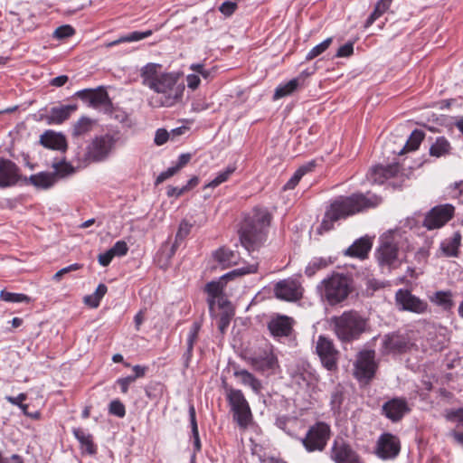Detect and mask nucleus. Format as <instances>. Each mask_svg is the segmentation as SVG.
Returning <instances> with one entry per match:
<instances>
[{
    "instance_id": "41",
    "label": "nucleus",
    "mask_w": 463,
    "mask_h": 463,
    "mask_svg": "<svg viewBox=\"0 0 463 463\" xmlns=\"http://www.w3.org/2000/svg\"><path fill=\"white\" fill-rule=\"evenodd\" d=\"M52 168L54 169L55 178L57 176L65 177L74 173V167L65 160L56 161L52 164Z\"/></svg>"
},
{
    "instance_id": "55",
    "label": "nucleus",
    "mask_w": 463,
    "mask_h": 463,
    "mask_svg": "<svg viewBox=\"0 0 463 463\" xmlns=\"http://www.w3.org/2000/svg\"><path fill=\"white\" fill-rule=\"evenodd\" d=\"M81 268V265L80 264H78V263H74V264H71L70 266H67L60 270H58L52 277V279L56 281H59L61 280V279L62 278L63 275L71 272V271H75V270H78Z\"/></svg>"
},
{
    "instance_id": "13",
    "label": "nucleus",
    "mask_w": 463,
    "mask_h": 463,
    "mask_svg": "<svg viewBox=\"0 0 463 463\" xmlns=\"http://www.w3.org/2000/svg\"><path fill=\"white\" fill-rule=\"evenodd\" d=\"M454 213L455 207L450 203L435 206L426 214L423 226L428 230L441 228L452 219Z\"/></svg>"
},
{
    "instance_id": "58",
    "label": "nucleus",
    "mask_w": 463,
    "mask_h": 463,
    "mask_svg": "<svg viewBox=\"0 0 463 463\" xmlns=\"http://www.w3.org/2000/svg\"><path fill=\"white\" fill-rule=\"evenodd\" d=\"M385 12L382 10V8L378 5H376L373 12L367 18L364 26L366 28L371 26L375 22V20H377Z\"/></svg>"
},
{
    "instance_id": "15",
    "label": "nucleus",
    "mask_w": 463,
    "mask_h": 463,
    "mask_svg": "<svg viewBox=\"0 0 463 463\" xmlns=\"http://www.w3.org/2000/svg\"><path fill=\"white\" fill-rule=\"evenodd\" d=\"M274 294L279 299L294 302L302 298L303 288L297 279L288 278L276 283Z\"/></svg>"
},
{
    "instance_id": "33",
    "label": "nucleus",
    "mask_w": 463,
    "mask_h": 463,
    "mask_svg": "<svg viewBox=\"0 0 463 463\" xmlns=\"http://www.w3.org/2000/svg\"><path fill=\"white\" fill-rule=\"evenodd\" d=\"M299 86V79L295 78L285 84H281L275 90L273 99H279L292 94Z\"/></svg>"
},
{
    "instance_id": "27",
    "label": "nucleus",
    "mask_w": 463,
    "mask_h": 463,
    "mask_svg": "<svg viewBox=\"0 0 463 463\" xmlns=\"http://www.w3.org/2000/svg\"><path fill=\"white\" fill-rule=\"evenodd\" d=\"M30 183L37 188L48 189L52 187L55 182V174L41 172L29 177Z\"/></svg>"
},
{
    "instance_id": "6",
    "label": "nucleus",
    "mask_w": 463,
    "mask_h": 463,
    "mask_svg": "<svg viewBox=\"0 0 463 463\" xmlns=\"http://www.w3.org/2000/svg\"><path fill=\"white\" fill-rule=\"evenodd\" d=\"M226 398L233 412V420L241 429L250 424L252 415L250 405L241 390L226 388Z\"/></svg>"
},
{
    "instance_id": "56",
    "label": "nucleus",
    "mask_w": 463,
    "mask_h": 463,
    "mask_svg": "<svg viewBox=\"0 0 463 463\" xmlns=\"http://www.w3.org/2000/svg\"><path fill=\"white\" fill-rule=\"evenodd\" d=\"M237 9V4L231 1H226L221 5L219 10L225 16H231Z\"/></svg>"
},
{
    "instance_id": "43",
    "label": "nucleus",
    "mask_w": 463,
    "mask_h": 463,
    "mask_svg": "<svg viewBox=\"0 0 463 463\" xmlns=\"http://www.w3.org/2000/svg\"><path fill=\"white\" fill-rule=\"evenodd\" d=\"M200 325L198 323H194L187 337V350L185 353L187 360L192 356L194 345L197 340Z\"/></svg>"
},
{
    "instance_id": "29",
    "label": "nucleus",
    "mask_w": 463,
    "mask_h": 463,
    "mask_svg": "<svg viewBox=\"0 0 463 463\" xmlns=\"http://www.w3.org/2000/svg\"><path fill=\"white\" fill-rule=\"evenodd\" d=\"M430 301L444 310H450L454 306L451 291H437L430 298Z\"/></svg>"
},
{
    "instance_id": "49",
    "label": "nucleus",
    "mask_w": 463,
    "mask_h": 463,
    "mask_svg": "<svg viewBox=\"0 0 463 463\" xmlns=\"http://www.w3.org/2000/svg\"><path fill=\"white\" fill-rule=\"evenodd\" d=\"M327 261L324 259H314L306 267L305 273L307 277H312L318 269L326 268Z\"/></svg>"
},
{
    "instance_id": "61",
    "label": "nucleus",
    "mask_w": 463,
    "mask_h": 463,
    "mask_svg": "<svg viewBox=\"0 0 463 463\" xmlns=\"http://www.w3.org/2000/svg\"><path fill=\"white\" fill-rule=\"evenodd\" d=\"M218 307V308L222 311H225L228 308H232L230 301L223 296L222 294L219 295L215 298V307Z\"/></svg>"
},
{
    "instance_id": "44",
    "label": "nucleus",
    "mask_w": 463,
    "mask_h": 463,
    "mask_svg": "<svg viewBox=\"0 0 463 463\" xmlns=\"http://www.w3.org/2000/svg\"><path fill=\"white\" fill-rule=\"evenodd\" d=\"M0 298L2 300L6 302L13 303H20V302H30L31 298L24 294L22 293H12L5 290H2L0 293Z\"/></svg>"
},
{
    "instance_id": "57",
    "label": "nucleus",
    "mask_w": 463,
    "mask_h": 463,
    "mask_svg": "<svg viewBox=\"0 0 463 463\" xmlns=\"http://www.w3.org/2000/svg\"><path fill=\"white\" fill-rule=\"evenodd\" d=\"M354 52V44L352 43H346L342 45L335 54L336 57H349Z\"/></svg>"
},
{
    "instance_id": "20",
    "label": "nucleus",
    "mask_w": 463,
    "mask_h": 463,
    "mask_svg": "<svg viewBox=\"0 0 463 463\" xmlns=\"http://www.w3.org/2000/svg\"><path fill=\"white\" fill-rule=\"evenodd\" d=\"M19 169L8 159L0 158V187L15 184L19 180Z\"/></svg>"
},
{
    "instance_id": "25",
    "label": "nucleus",
    "mask_w": 463,
    "mask_h": 463,
    "mask_svg": "<svg viewBox=\"0 0 463 463\" xmlns=\"http://www.w3.org/2000/svg\"><path fill=\"white\" fill-rule=\"evenodd\" d=\"M383 345L389 352L402 353L407 350L409 342L402 335H391L385 336Z\"/></svg>"
},
{
    "instance_id": "32",
    "label": "nucleus",
    "mask_w": 463,
    "mask_h": 463,
    "mask_svg": "<svg viewBox=\"0 0 463 463\" xmlns=\"http://www.w3.org/2000/svg\"><path fill=\"white\" fill-rule=\"evenodd\" d=\"M461 235L458 232H455L449 240L441 243V250L446 256H457L458 249L460 245Z\"/></svg>"
},
{
    "instance_id": "47",
    "label": "nucleus",
    "mask_w": 463,
    "mask_h": 463,
    "mask_svg": "<svg viewBox=\"0 0 463 463\" xmlns=\"http://www.w3.org/2000/svg\"><path fill=\"white\" fill-rule=\"evenodd\" d=\"M444 417L448 421L456 422L458 427H463V408L448 409Z\"/></svg>"
},
{
    "instance_id": "59",
    "label": "nucleus",
    "mask_w": 463,
    "mask_h": 463,
    "mask_svg": "<svg viewBox=\"0 0 463 463\" xmlns=\"http://www.w3.org/2000/svg\"><path fill=\"white\" fill-rule=\"evenodd\" d=\"M177 172L178 170L175 168V166L169 167L166 171H164L159 174V175L156 177V184L163 183L166 179L175 175Z\"/></svg>"
},
{
    "instance_id": "10",
    "label": "nucleus",
    "mask_w": 463,
    "mask_h": 463,
    "mask_svg": "<svg viewBox=\"0 0 463 463\" xmlns=\"http://www.w3.org/2000/svg\"><path fill=\"white\" fill-rule=\"evenodd\" d=\"M377 364L373 350H364L357 354L354 363V376L360 382L368 383L375 375Z\"/></svg>"
},
{
    "instance_id": "5",
    "label": "nucleus",
    "mask_w": 463,
    "mask_h": 463,
    "mask_svg": "<svg viewBox=\"0 0 463 463\" xmlns=\"http://www.w3.org/2000/svg\"><path fill=\"white\" fill-rule=\"evenodd\" d=\"M321 299L330 306H335L345 301L351 292V280L347 276L340 273H333L324 279L317 287Z\"/></svg>"
},
{
    "instance_id": "4",
    "label": "nucleus",
    "mask_w": 463,
    "mask_h": 463,
    "mask_svg": "<svg viewBox=\"0 0 463 463\" xmlns=\"http://www.w3.org/2000/svg\"><path fill=\"white\" fill-rule=\"evenodd\" d=\"M330 324L336 337L342 343H351L359 339L365 331L367 321L357 311H345L340 316L332 317Z\"/></svg>"
},
{
    "instance_id": "42",
    "label": "nucleus",
    "mask_w": 463,
    "mask_h": 463,
    "mask_svg": "<svg viewBox=\"0 0 463 463\" xmlns=\"http://www.w3.org/2000/svg\"><path fill=\"white\" fill-rule=\"evenodd\" d=\"M234 315L232 308H228L225 311H222L219 314L215 312L213 317L219 316L218 328L222 334H224L228 328L230 322Z\"/></svg>"
},
{
    "instance_id": "14",
    "label": "nucleus",
    "mask_w": 463,
    "mask_h": 463,
    "mask_svg": "<svg viewBox=\"0 0 463 463\" xmlns=\"http://www.w3.org/2000/svg\"><path fill=\"white\" fill-rule=\"evenodd\" d=\"M330 458L335 463H364L360 456L343 439L334 440Z\"/></svg>"
},
{
    "instance_id": "53",
    "label": "nucleus",
    "mask_w": 463,
    "mask_h": 463,
    "mask_svg": "<svg viewBox=\"0 0 463 463\" xmlns=\"http://www.w3.org/2000/svg\"><path fill=\"white\" fill-rule=\"evenodd\" d=\"M27 398L25 393H20L18 396H6L5 400L13 405L18 406L21 410H26L27 404L23 403Z\"/></svg>"
},
{
    "instance_id": "52",
    "label": "nucleus",
    "mask_w": 463,
    "mask_h": 463,
    "mask_svg": "<svg viewBox=\"0 0 463 463\" xmlns=\"http://www.w3.org/2000/svg\"><path fill=\"white\" fill-rule=\"evenodd\" d=\"M448 195L451 198L463 197V181L455 182L447 188Z\"/></svg>"
},
{
    "instance_id": "23",
    "label": "nucleus",
    "mask_w": 463,
    "mask_h": 463,
    "mask_svg": "<svg viewBox=\"0 0 463 463\" xmlns=\"http://www.w3.org/2000/svg\"><path fill=\"white\" fill-rule=\"evenodd\" d=\"M372 248V241L369 238L363 237L356 240L345 250V255L350 257H356L359 259H365Z\"/></svg>"
},
{
    "instance_id": "24",
    "label": "nucleus",
    "mask_w": 463,
    "mask_h": 463,
    "mask_svg": "<svg viewBox=\"0 0 463 463\" xmlns=\"http://www.w3.org/2000/svg\"><path fill=\"white\" fill-rule=\"evenodd\" d=\"M77 109L76 105H65L52 108L47 116L49 124H61L68 119L72 112Z\"/></svg>"
},
{
    "instance_id": "60",
    "label": "nucleus",
    "mask_w": 463,
    "mask_h": 463,
    "mask_svg": "<svg viewBox=\"0 0 463 463\" xmlns=\"http://www.w3.org/2000/svg\"><path fill=\"white\" fill-rule=\"evenodd\" d=\"M135 381L136 377L127 376L118 379L117 383L120 386L121 392L123 393H127L128 391V386Z\"/></svg>"
},
{
    "instance_id": "16",
    "label": "nucleus",
    "mask_w": 463,
    "mask_h": 463,
    "mask_svg": "<svg viewBox=\"0 0 463 463\" xmlns=\"http://www.w3.org/2000/svg\"><path fill=\"white\" fill-rule=\"evenodd\" d=\"M395 299L397 305L401 306L402 310L422 314L426 312L428 308V303L426 301L412 295L411 291L407 289H399L396 292Z\"/></svg>"
},
{
    "instance_id": "50",
    "label": "nucleus",
    "mask_w": 463,
    "mask_h": 463,
    "mask_svg": "<svg viewBox=\"0 0 463 463\" xmlns=\"http://www.w3.org/2000/svg\"><path fill=\"white\" fill-rule=\"evenodd\" d=\"M75 33V30L69 24L59 26L55 29L53 36L57 39H65L72 36Z\"/></svg>"
},
{
    "instance_id": "19",
    "label": "nucleus",
    "mask_w": 463,
    "mask_h": 463,
    "mask_svg": "<svg viewBox=\"0 0 463 463\" xmlns=\"http://www.w3.org/2000/svg\"><path fill=\"white\" fill-rule=\"evenodd\" d=\"M383 414L392 421L400 420L410 408L404 398H393L383 405Z\"/></svg>"
},
{
    "instance_id": "35",
    "label": "nucleus",
    "mask_w": 463,
    "mask_h": 463,
    "mask_svg": "<svg viewBox=\"0 0 463 463\" xmlns=\"http://www.w3.org/2000/svg\"><path fill=\"white\" fill-rule=\"evenodd\" d=\"M277 358L272 354H268L263 357L255 358L253 365L256 369L262 372L272 371L277 366Z\"/></svg>"
},
{
    "instance_id": "22",
    "label": "nucleus",
    "mask_w": 463,
    "mask_h": 463,
    "mask_svg": "<svg viewBox=\"0 0 463 463\" xmlns=\"http://www.w3.org/2000/svg\"><path fill=\"white\" fill-rule=\"evenodd\" d=\"M40 143L47 148L66 151L67 141L65 137L61 133H56L52 130H47L40 137Z\"/></svg>"
},
{
    "instance_id": "30",
    "label": "nucleus",
    "mask_w": 463,
    "mask_h": 463,
    "mask_svg": "<svg viewBox=\"0 0 463 463\" xmlns=\"http://www.w3.org/2000/svg\"><path fill=\"white\" fill-rule=\"evenodd\" d=\"M234 375L241 380L242 384L250 386L255 392H259L261 389L260 382L247 370L235 371Z\"/></svg>"
},
{
    "instance_id": "62",
    "label": "nucleus",
    "mask_w": 463,
    "mask_h": 463,
    "mask_svg": "<svg viewBox=\"0 0 463 463\" xmlns=\"http://www.w3.org/2000/svg\"><path fill=\"white\" fill-rule=\"evenodd\" d=\"M169 135L165 129H157L155 136V143L158 146L165 144L168 140Z\"/></svg>"
},
{
    "instance_id": "45",
    "label": "nucleus",
    "mask_w": 463,
    "mask_h": 463,
    "mask_svg": "<svg viewBox=\"0 0 463 463\" xmlns=\"http://www.w3.org/2000/svg\"><path fill=\"white\" fill-rule=\"evenodd\" d=\"M192 224H190L187 221L183 220L180 222L178 231L175 235V241L173 244L172 250L175 251V248H177L179 241H182L191 232Z\"/></svg>"
},
{
    "instance_id": "38",
    "label": "nucleus",
    "mask_w": 463,
    "mask_h": 463,
    "mask_svg": "<svg viewBox=\"0 0 463 463\" xmlns=\"http://www.w3.org/2000/svg\"><path fill=\"white\" fill-rule=\"evenodd\" d=\"M392 175V168L375 166L372 168L368 179L373 183L383 184L384 180L389 178Z\"/></svg>"
},
{
    "instance_id": "63",
    "label": "nucleus",
    "mask_w": 463,
    "mask_h": 463,
    "mask_svg": "<svg viewBox=\"0 0 463 463\" xmlns=\"http://www.w3.org/2000/svg\"><path fill=\"white\" fill-rule=\"evenodd\" d=\"M343 401V392L340 388H335V390L331 394V404L334 408L340 407Z\"/></svg>"
},
{
    "instance_id": "11",
    "label": "nucleus",
    "mask_w": 463,
    "mask_h": 463,
    "mask_svg": "<svg viewBox=\"0 0 463 463\" xmlns=\"http://www.w3.org/2000/svg\"><path fill=\"white\" fill-rule=\"evenodd\" d=\"M398 254V247L393 239L386 237L381 240L376 250V260L380 267L388 269L397 268L401 263Z\"/></svg>"
},
{
    "instance_id": "21",
    "label": "nucleus",
    "mask_w": 463,
    "mask_h": 463,
    "mask_svg": "<svg viewBox=\"0 0 463 463\" xmlns=\"http://www.w3.org/2000/svg\"><path fill=\"white\" fill-rule=\"evenodd\" d=\"M77 96L90 103V106L93 108H99L101 106H107L109 102V98L107 91L103 90H83L77 92Z\"/></svg>"
},
{
    "instance_id": "46",
    "label": "nucleus",
    "mask_w": 463,
    "mask_h": 463,
    "mask_svg": "<svg viewBox=\"0 0 463 463\" xmlns=\"http://www.w3.org/2000/svg\"><path fill=\"white\" fill-rule=\"evenodd\" d=\"M165 386L158 382H152L146 387V394L151 400L159 399L164 392Z\"/></svg>"
},
{
    "instance_id": "36",
    "label": "nucleus",
    "mask_w": 463,
    "mask_h": 463,
    "mask_svg": "<svg viewBox=\"0 0 463 463\" xmlns=\"http://www.w3.org/2000/svg\"><path fill=\"white\" fill-rule=\"evenodd\" d=\"M151 34H152L151 30H147L146 32H137V31L131 32L128 34H127L126 36H122V37L118 38V40H115V41L108 43L107 46L110 47V46H114L116 44L121 43L137 42V41H140V40L149 37Z\"/></svg>"
},
{
    "instance_id": "26",
    "label": "nucleus",
    "mask_w": 463,
    "mask_h": 463,
    "mask_svg": "<svg viewBox=\"0 0 463 463\" xmlns=\"http://www.w3.org/2000/svg\"><path fill=\"white\" fill-rule=\"evenodd\" d=\"M72 433L77 440L80 442L81 449L84 452L94 455L97 451L96 446L92 441V436L80 428H74Z\"/></svg>"
},
{
    "instance_id": "17",
    "label": "nucleus",
    "mask_w": 463,
    "mask_h": 463,
    "mask_svg": "<svg viewBox=\"0 0 463 463\" xmlns=\"http://www.w3.org/2000/svg\"><path fill=\"white\" fill-rule=\"evenodd\" d=\"M400 449L399 439L391 433H384L378 439L376 454L383 459H391L398 456Z\"/></svg>"
},
{
    "instance_id": "37",
    "label": "nucleus",
    "mask_w": 463,
    "mask_h": 463,
    "mask_svg": "<svg viewBox=\"0 0 463 463\" xmlns=\"http://www.w3.org/2000/svg\"><path fill=\"white\" fill-rule=\"evenodd\" d=\"M424 138V133L421 130L415 129L411 134L410 137L406 141L403 148L401 150L399 154H402L403 152L407 151H414L416 150L421 141Z\"/></svg>"
},
{
    "instance_id": "39",
    "label": "nucleus",
    "mask_w": 463,
    "mask_h": 463,
    "mask_svg": "<svg viewBox=\"0 0 463 463\" xmlns=\"http://www.w3.org/2000/svg\"><path fill=\"white\" fill-rule=\"evenodd\" d=\"M235 170V165H229L223 171L220 172L213 180L205 184L204 188H215L219 186L221 184L226 182Z\"/></svg>"
},
{
    "instance_id": "9",
    "label": "nucleus",
    "mask_w": 463,
    "mask_h": 463,
    "mask_svg": "<svg viewBox=\"0 0 463 463\" xmlns=\"http://www.w3.org/2000/svg\"><path fill=\"white\" fill-rule=\"evenodd\" d=\"M257 271V265L252 264L246 268L237 269L223 275L219 281H211L205 286V292L208 294L207 303L211 316L215 315V298L222 294L224 283L223 280L232 279L235 276L254 273Z\"/></svg>"
},
{
    "instance_id": "54",
    "label": "nucleus",
    "mask_w": 463,
    "mask_h": 463,
    "mask_svg": "<svg viewBox=\"0 0 463 463\" xmlns=\"http://www.w3.org/2000/svg\"><path fill=\"white\" fill-rule=\"evenodd\" d=\"M110 250L114 256H124L128 253V247L124 241H118L110 248Z\"/></svg>"
},
{
    "instance_id": "8",
    "label": "nucleus",
    "mask_w": 463,
    "mask_h": 463,
    "mask_svg": "<svg viewBox=\"0 0 463 463\" xmlns=\"http://www.w3.org/2000/svg\"><path fill=\"white\" fill-rule=\"evenodd\" d=\"M118 138L110 134L95 137L86 148V157L92 162L106 160L114 150Z\"/></svg>"
},
{
    "instance_id": "2",
    "label": "nucleus",
    "mask_w": 463,
    "mask_h": 463,
    "mask_svg": "<svg viewBox=\"0 0 463 463\" xmlns=\"http://www.w3.org/2000/svg\"><path fill=\"white\" fill-rule=\"evenodd\" d=\"M382 203V198L375 194H354L348 197H341L331 203L326 212L321 228L329 231L333 222L342 218L359 213L364 209L375 207Z\"/></svg>"
},
{
    "instance_id": "28",
    "label": "nucleus",
    "mask_w": 463,
    "mask_h": 463,
    "mask_svg": "<svg viewBox=\"0 0 463 463\" xmlns=\"http://www.w3.org/2000/svg\"><path fill=\"white\" fill-rule=\"evenodd\" d=\"M96 121L88 117H81L72 127L73 137H83L92 131Z\"/></svg>"
},
{
    "instance_id": "12",
    "label": "nucleus",
    "mask_w": 463,
    "mask_h": 463,
    "mask_svg": "<svg viewBox=\"0 0 463 463\" xmlns=\"http://www.w3.org/2000/svg\"><path fill=\"white\" fill-rule=\"evenodd\" d=\"M316 350L325 368L328 371H335L337 369L339 352L335 348L333 340L326 336L319 335Z\"/></svg>"
},
{
    "instance_id": "1",
    "label": "nucleus",
    "mask_w": 463,
    "mask_h": 463,
    "mask_svg": "<svg viewBox=\"0 0 463 463\" xmlns=\"http://www.w3.org/2000/svg\"><path fill=\"white\" fill-rule=\"evenodd\" d=\"M160 64L148 63L141 69L144 86L153 90L149 104L154 108H171L182 102L185 85L178 72H161Z\"/></svg>"
},
{
    "instance_id": "34",
    "label": "nucleus",
    "mask_w": 463,
    "mask_h": 463,
    "mask_svg": "<svg viewBox=\"0 0 463 463\" xmlns=\"http://www.w3.org/2000/svg\"><path fill=\"white\" fill-rule=\"evenodd\" d=\"M315 167V162H309L302 166H300L292 175V177L287 182V184L284 185L285 190H290L294 189L296 185L298 184L302 176L307 173L313 170Z\"/></svg>"
},
{
    "instance_id": "31",
    "label": "nucleus",
    "mask_w": 463,
    "mask_h": 463,
    "mask_svg": "<svg viewBox=\"0 0 463 463\" xmlns=\"http://www.w3.org/2000/svg\"><path fill=\"white\" fill-rule=\"evenodd\" d=\"M216 260L224 267H229L237 264L238 258L236 254L225 248H221L214 253Z\"/></svg>"
},
{
    "instance_id": "51",
    "label": "nucleus",
    "mask_w": 463,
    "mask_h": 463,
    "mask_svg": "<svg viewBox=\"0 0 463 463\" xmlns=\"http://www.w3.org/2000/svg\"><path fill=\"white\" fill-rule=\"evenodd\" d=\"M109 411L110 414L122 418L126 414L124 404L118 401L114 400L109 403Z\"/></svg>"
},
{
    "instance_id": "64",
    "label": "nucleus",
    "mask_w": 463,
    "mask_h": 463,
    "mask_svg": "<svg viewBox=\"0 0 463 463\" xmlns=\"http://www.w3.org/2000/svg\"><path fill=\"white\" fill-rule=\"evenodd\" d=\"M114 257L115 256L109 249L106 252L99 254L98 260L101 266L106 267L111 262Z\"/></svg>"
},
{
    "instance_id": "3",
    "label": "nucleus",
    "mask_w": 463,
    "mask_h": 463,
    "mask_svg": "<svg viewBox=\"0 0 463 463\" xmlns=\"http://www.w3.org/2000/svg\"><path fill=\"white\" fill-rule=\"evenodd\" d=\"M269 223L270 214L265 209H254L251 215L244 219L240 231V240L248 251L254 250L265 240Z\"/></svg>"
},
{
    "instance_id": "40",
    "label": "nucleus",
    "mask_w": 463,
    "mask_h": 463,
    "mask_svg": "<svg viewBox=\"0 0 463 463\" xmlns=\"http://www.w3.org/2000/svg\"><path fill=\"white\" fill-rule=\"evenodd\" d=\"M450 145L448 140L443 137H438L436 142L430 146V153L431 156L439 157L449 153Z\"/></svg>"
},
{
    "instance_id": "18",
    "label": "nucleus",
    "mask_w": 463,
    "mask_h": 463,
    "mask_svg": "<svg viewBox=\"0 0 463 463\" xmlns=\"http://www.w3.org/2000/svg\"><path fill=\"white\" fill-rule=\"evenodd\" d=\"M294 319L285 315H276L268 323L270 334L276 337H288L293 330Z\"/></svg>"
},
{
    "instance_id": "7",
    "label": "nucleus",
    "mask_w": 463,
    "mask_h": 463,
    "mask_svg": "<svg viewBox=\"0 0 463 463\" xmlns=\"http://www.w3.org/2000/svg\"><path fill=\"white\" fill-rule=\"evenodd\" d=\"M331 437L328 424L319 421L312 425L301 442L307 452L323 451Z\"/></svg>"
},
{
    "instance_id": "48",
    "label": "nucleus",
    "mask_w": 463,
    "mask_h": 463,
    "mask_svg": "<svg viewBox=\"0 0 463 463\" xmlns=\"http://www.w3.org/2000/svg\"><path fill=\"white\" fill-rule=\"evenodd\" d=\"M333 39L331 37L326 38L319 44L313 47L307 54L306 60L310 61L323 53L330 46Z\"/></svg>"
}]
</instances>
